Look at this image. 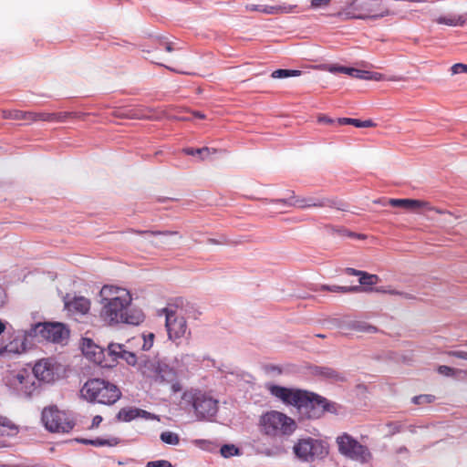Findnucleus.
Masks as SVG:
<instances>
[{
    "label": "nucleus",
    "instance_id": "obj_53",
    "mask_svg": "<svg viewBox=\"0 0 467 467\" xmlns=\"http://www.w3.org/2000/svg\"><path fill=\"white\" fill-rule=\"evenodd\" d=\"M338 125H352L353 119L351 118H340L337 120Z\"/></svg>",
    "mask_w": 467,
    "mask_h": 467
},
{
    "label": "nucleus",
    "instance_id": "obj_14",
    "mask_svg": "<svg viewBox=\"0 0 467 467\" xmlns=\"http://www.w3.org/2000/svg\"><path fill=\"white\" fill-rule=\"evenodd\" d=\"M26 350V335L24 331L12 333L8 341L0 346V357L20 355Z\"/></svg>",
    "mask_w": 467,
    "mask_h": 467
},
{
    "label": "nucleus",
    "instance_id": "obj_40",
    "mask_svg": "<svg viewBox=\"0 0 467 467\" xmlns=\"http://www.w3.org/2000/svg\"><path fill=\"white\" fill-rule=\"evenodd\" d=\"M120 358L124 359L130 366H135L139 363L136 355L133 352L128 350H125L122 353Z\"/></svg>",
    "mask_w": 467,
    "mask_h": 467
},
{
    "label": "nucleus",
    "instance_id": "obj_46",
    "mask_svg": "<svg viewBox=\"0 0 467 467\" xmlns=\"http://www.w3.org/2000/svg\"><path fill=\"white\" fill-rule=\"evenodd\" d=\"M452 74L467 73V65L457 63L451 67Z\"/></svg>",
    "mask_w": 467,
    "mask_h": 467
},
{
    "label": "nucleus",
    "instance_id": "obj_47",
    "mask_svg": "<svg viewBox=\"0 0 467 467\" xmlns=\"http://www.w3.org/2000/svg\"><path fill=\"white\" fill-rule=\"evenodd\" d=\"M331 0H311V8L317 9L322 6H327Z\"/></svg>",
    "mask_w": 467,
    "mask_h": 467
},
{
    "label": "nucleus",
    "instance_id": "obj_55",
    "mask_svg": "<svg viewBox=\"0 0 467 467\" xmlns=\"http://www.w3.org/2000/svg\"><path fill=\"white\" fill-rule=\"evenodd\" d=\"M5 294L2 288H0V306L5 304Z\"/></svg>",
    "mask_w": 467,
    "mask_h": 467
},
{
    "label": "nucleus",
    "instance_id": "obj_35",
    "mask_svg": "<svg viewBox=\"0 0 467 467\" xmlns=\"http://www.w3.org/2000/svg\"><path fill=\"white\" fill-rule=\"evenodd\" d=\"M183 151L187 155L199 154V155H201L202 159H204L206 156L210 155L211 153L216 152V150L215 149H210L208 147H203V148H201V149L187 148V149H184Z\"/></svg>",
    "mask_w": 467,
    "mask_h": 467
},
{
    "label": "nucleus",
    "instance_id": "obj_19",
    "mask_svg": "<svg viewBox=\"0 0 467 467\" xmlns=\"http://www.w3.org/2000/svg\"><path fill=\"white\" fill-rule=\"evenodd\" d=\"M116 418L119 421L129 422L135 420L136 418L153 420L155 419V416L150 412L139 408L125 407L119 410Z\"/></svg>",
    "mask_w": 467,
    "mask_h": 467
},
{
    "label": "nucleus",
    "instance_id": "obj_61",
    "mask_svg": "<svg viewBox=\"0 0 467 467\" xmlns=\"http://www.w3.org/2000/svg\"><path fill=\"white\" fill-rule=\"evenodd\" d=\"M335 374H336V372H335L334 370L329 369V368L327 369V375L328 377H334V376H335Z\"/></svg>",
    "mask_w": 467,
    "mask_h": 467
},
{
    "label": "nucleus",
    "instance_id": "obj_42",
    "mask_svg": "<svg viewBox=\"0 0 467 467\" xmlns=\"http://www.w3.org/2000/svg\"><path fill=\"white\" fill-rule=\"evenodd\" d=\"M437 371L443 376L452 377L454 376L456 369L449 366L441 365L438 367Z\"/></svg>",
    "mask_w": 467,
    "mask_h": 467
},
{
    "label": "nucleus",
    "instance_id": "obj_22",
    "mask_svg": "<svg viewBox=\"0 0 467 467\" xmlns=\"http://www.w3.org/2000/svg\"><path fill=\"white\" fill-rule=\"evenodd\" d=\"M160 363L161 360L155 358H140L138 363V369L144 378L150 381H154L158 375L157 371L160 368Z\"/></svg>",
    "mask_w": 467,
    "mask_h": 467
},
{
    "label": "nucleus",
    "instance_id": "obj_59",
    "mask_svg": "<svg viewBox=\"0 0 467 467\" xmlns=\"http://www.w3.org/2000/svg\"><path fill=\"white\" fill-rule=\"evenodd\" d=\"M192 115L201 119H203L205 118L204 114H202L200 111H194V112H192Z\"/></svg>",
    "mask_w": 467,
    "mask_h": 467
},
{
    "label": "nucleus",
    "instance_id": "obj_26",
    "mask_svg": "<svg viewBox=\"0 0 467 467\" xmlns=\"http://www.w3.org/2000/svg\"><path fill=\"white\" fill-rule=\"evenodd\" d=\"M84 444H90L96 447H101V446H109V447H114L118 445L120 442V440L117 437H111L109 439H95V440H88L84 439L81 441Z\"/></svg>",
    "mask_w": 467,
    "mask_h": 467
},
{
    "label": "nucleus",
    "instance_id": "obj_25",
    "mask_svg": "<svg viewBox=\"0 0 467 467\" xmlns=\"http://www.w3.org/2000/svg\"><path fill=\"white\" fill-rule=\"evenodd\" d=\"M348 328L360 333H376L378 328L366 321L353 320L348 323Z\"/></svg>",
    "mask_w": 467,
    "mask_h": 467
},
{
    "label": "nucleus",
    "instance_id": "obj_24",
    "mask_svg": "<svg viewBox=\"0 0 467 467\" xmlns=\"http://www.w3.org/2000/svg\"><path fill=\"white\" fill-rule=\"evenodd\" d=\"M18 429L7 417L0 415V437H12L16 435Z\"/></svg>",
    "mask_w": 467,
    "mask_h": 467
},
{
    "label": "nucleus",
    "instance_id": "obj_16",
    "mask_svg": "<svg viewBox=\"0 0 467 467\" xmlns=\"http://www.w3.org/2000/svg\"><path fill=\"white\" fill-rule=\"evenodd\" d=\"M158 375L155 378L154 382L166 383L171 385V389L173 393H177L182 389L181 382L177 379L176 370L170 367L163 361L160 363V368L157 371Z\"/></svg>",
    "mask_w": 467,
    "mask_h": 467
},
{
    "label": "nucleus",
    "instance_id": "obj_56",
    "mask_svg": "<svg viewBox=\"0 0 467 467\" xmlns=\"http://www.w3.org/2000/svg\"><path fill=\"white\" fill-rule=\"evenodd\" d=\"M372 77L371 79H374V80H379L381 79V74L379 73H377V72H370V75Z\"/></svg>",
    "mask_w": 467,
    "mask_h": 467
},
{
    "label": "nucleus",
    "instance_id": "obj_41",
    "mask_svg": "<svg viewBox=\"0 0 467 467\" xmlns=\"http://www.w3.org/2000/svg\"><path fill=\"white\" fill-rule=\"evenodd\" d=\"M133 117L137 119H154L150 109H137Z\"/></svg>",
    "mask_w": 467,
    "mask_h": 467
},
{
    "label": "nucleus",
    "instance_id": "obj_8",
    "mask_svg": "<svg viewBox=\"0 0 467 467\" xmlns=\"http://www.w3.org/2000/svg\"><path fill=\"white\" fill-rule=\"evenodd\" d=\"M295 455L302 462H311L324 459L328 454L326 441L311 437L299 439L293 446Z\"/></svg>",
    "mask_w": 467,
    "mask_h": 467
},
{
    "label": "nucleus",
    "instance_id": "obj_15",
    "mask_svg": "<svg viewBox=\"0 0 467 467\" xmlns=\"http://www.w3.org/2000/svg\"><path fill=\"white\" fill-rule=\"evenodd\" d=\"M82 352L83 355L92 361L93 363L99 365L104 368L112 367L113 364L110 363L106 358L105 351L102 348L96 345L91 339L84 338L82 343Z\"/></svg>",
    "mask_w": 467,
    "mask_h": 467
},
{
    "label": "nucleus",
    "instance_id": "obj_57",
    "mask_svg": "<svg viewBox=\"0 0 467 467\" xmlns=\"http://www.w3.org/2000/svg\"><path fill=\"white\" fill-rule=\"evenodd\" d=\"M163 45L166 51L171 52L173 50L171 43L165 42Z\"/></svg>",
    "mask_w": 467,
    "mask_h": 467
},
{
    "label": "nucleus",
    "instance_id": "obj_3",
    "mask_svg": "<svg viewBox=\"0 0 467 467\" xmlns=\"http://www.w3.org/2000/svg\"><path fill=\"white\" fill-rule=\"evenodd\" d=\"M391 14L380 0H352L348 2L336 16L345 20H378Z\"/></svg>",
    "mask_w": 467,
    "mask_h": 467
},
{
    "label": "nucleus",
    "instance_id": "obj_36",
    "mask_svg": "<svg viewBox=\"0 0 467 467\" xmlns=\"http://www.w3.org/2000/svg\"><path fill=\"white\" fill-rule=\"evenodd\" d=\"M160 438L161 441L170 445H177L180 442L179 435L172 431H163Z\"/></svg>",
    "mask_w": 467,
    "mask_h": 467
},
{
    "label": "nucleus",
    "instance_id": "obj_2",
    "mask_svg": "<svg viewBox=\"0 0 467 467\" xmlns=\"http://www.w3.org/2000/svg\"><path fill=\"white\" fill-rule=\"evenodd\" d=\"M284 403L306 409L309 418H319L326 411H337L336 403L329 402L327 399L315 393L301 389H288Z\"/></svg>",
    "mask_w": 467,
    "mask_h": 467
},
{
    "label": "nucleus",
    "instance_id": "obj_31",
    "mask_svg": "<svg viewBox=\"0 0 467 467\" xmlns=\"http://www.w3.org/2000/svg\"><path fill=\"white\" fill-rule=\"evenodd\" d=\"M361 287L359 285L353 286H340V285H323L322 290H327L334 293H352V292H360Z\"/></svg>",
    "mask_w": 467,
    "mask_h": 467
},
{
    "label": "nucleus",
    "instance_id": "obj_54",
    "mask_svg": "<svg viewBox=\"0 0 467 467\" xmlns=\"http://www.w3.org/2000/svg\"><path fill=\"white\" fill-rule=\"evenodd\" d=\"M389 293H390L391 295H398V296H402V297H404V298H406V299H413V298H414V296H413L412 295L408 294V293L399 292V291H395V290L390 291Z\"/></svg>",
    "mask_w": 467,
    "mask_h": 467
},
{
    "label": "nucleus",
    "instance_id": "obj_52",
    "mask_svg": "<svg viewBox=\"0 0 467 467\" xmlns=\"http://www.w3.org/2000/svg\"><path fill=\"white\" fill-rule=\"evenodd\" d=\"M345 273L348 275L359 276L361 271L355 268L348 267L345 269Z\"/></svg>",
    "mask_w": 467,
    "mask_h": 467
},
{
    "label": "nucleus",
    "instance_id": "obj_37",
    "mask_svg": "<svg viewBox=\"0 0 467 467\" xmlns=\"http://www.w3.org/2000/svg\"><path fill=\"white\" fill-rule=\"evenodd\" d=\"M221 454L224 458L239 454V450L233 444H225L221 447Z\"/></svg>",
    "mask_w": 467,
    "mask_h": 467
},
{
    "label": "nucleus",
    "instance_id": "obj_1",
    "mask_svg": "<svg viewBox=\"0 0 467 467\" xmlns=\"http://www.w3.org/2000/svg\"><path fill=\"white\" fill-rule=\"evenodd\" d=\"M102 320L112 326L118 324L140 325L145 316L140 309L130 308L132 301L129 290L123 287L105 285L100 290Z\"/></svg>",
    "mask_w": 467,
    "mask_h": 467
},
{
    "label": "nucleus",
    "instance_id": "obj_33",
    "mask_svg": "<svg viewBox=\"0 0 467 467\" xmlns=\"http://www.w3.org/2000/svg\"><path fill=\"white\" fill-rule=\"evenodd\" d=\"M358 281L362 285H373L378 284L379 278L377 275H372L368 274V272L361 271Z\"/></svg>",
    "mask_w": 467,
    "mask_h": 467
},
{
    "label": "nucleus",
    "instance_id": "obj_64",
    "mask_svg": "<svg viewBox=\"0 0 467 467\" xmlns=\"http://www.w3.org/2000/svg\"><path fill=\"white\" fill-rule=\"evenodd\" d=\"M355 238L365 239V235L364 234H356Z\"/></svg>",
    "mask_w": 467,
    "mask_h": 467
},
{
    "label": "nucleus",
    "instance_id": "obj_44",
    "mask_svg": "<svg viewBox=\"0 0 467 467\" xmlns=\"http://www.w3.org/2000/svg\"><path fill=\"white\" fill-rule=\"evenodd\" d=\"M154 337H154L153 333H149L147 336H143V345H142L143 350H149L152 347Z\"/></svg>",
    "mask_w": 467,
    "mask_h": 467
},
{
    "label": "nucleus",
    "instance_id": "obj_13",
    "mask_svg": "<svg viewBox=\"0 0 467 467\" xmlns=\"http://www.w3.org/2000/svg\"><path fill=\"white\" fill-rule=\"evenodd\" d=\"M36 336L55 343L62 342L68 337L69 332L61 323H39L33 329Z\"/></svg>",
    "mask_w": 467,
    "mask_h": 467
},
{
    "label": "nucleus",
    "instance_id": "obj_18",
    "mask_svg": "<svg viewBox=\"0 0 467 467\" xmlns=\"http://www.w3.org/2000/svg\"><path fill=\"white\" fill-rule=\"evenodd\" d=\"M54 367L48 359L37 361L33 368L32 376L39 381L50 382L54 379Z\"/></svg>",
    "mask_w": 467,
    "mask_h": 467
},
{
    "label": "nucleus",
    "instance_id": "obj_28",
    "mask_svg": "<svg viewBox=\"0 0 467 467\" xmlns=\"http://www.w3.org/2000/svg\"><path fill=\"white\" fill-rule=\"evenodd\" d=\"M28 111L19 109H5L2 110V117L5 119L26 120Z\"/></svg>",
    "mask_w": 467,
    "mask_h": 467
},
{
    "label": "nucleus",
    "instance_id": "obj_9",
    "mask_svg": "<svg viewBox=\"0 0 467 467\" xmlns=\"http://www.w3.org/2000/svg\"><path fill=\"white\" fill-rule=\"evenodd\" d=\"M294 193V192H292ZM271 202L284 203L288 206H294L299 209L324 208L329 207L339 211H348V204L338 199L320 198V197H299L293 194L287 199L272 200Z\"/></svg>",
    "mask_w": 467,
    "mask_h": 467
},
{
    "label": "nucleus",
    "instance_id": "obj_43",
    "mask_svg": "<svg viewBox=\"0 0 467 467\" xmlns=\"http://www.w3.org/2000/svg\"><path fill=\"white\" fill-rule=\"evenodd\" d=\"M352 125L357 128H369L376 126V124L371 119L360 120L358 119H353Z\"/></svg>",
    "mask_w": 467,
    "mask_h": 467
},
{
    "label": "nucleus",
    "instance_id": "obj_11",
    "mask_svg": "<svg viewBox=\"0 0 467 467\" xmlns=\"http://www.w3.org/2000/svg\"><path fill=\"white\" fill-rule=\"evenodd\" d=\"M5 379L10 387L26 397H30L37 389L34 377L27 369L9 371Z\"/></svg>",
    "mask_w": 467,
    "mask_h": 467
},
{
    "label": "nucleus",
    "instance_id": "obj_10",
    "mask_svg": "<svg viewBox=\"0 0 467 467\" xmlns=\"http://www.w3.org/2000/svg\"><path fill=\"white\" fill-rule=\"evenodd\" d=\"M42 421L52 432H68L74 428V422L69 420L67 413L57 407L46 408L42 412Z\"/></svg>",
    "mask_w": 467,
    "mask_h": 467
},
{
    "label": "nucleus",
    "instance_id": "obj_48",
    "mask_svg": "<svg viewBox=\"0 0 467 467\" xmlns=\"http://www.w3.org/2000/svg\"><path fill=\"white\" fill-rule=\"evenodd\" d=\"M447 355L467 360V351H448Z\"/></svg>",
    "mask_w": 467,
    "mask_h": 467
},
{
    "label": "nucleus",
    "instance_id": "obj_29",
    "mask_svg": "<svg viewBox=\"0 0 467 467\" xmlns=\"http://www.w3.org/2000/svg\"><path fill=\"white\" fill-rule=\"evenodd\" d=\"M338 71L348 74L355 78H372L371 76H368L370 75L369 71L359 70L353 67H340L338 68Z\"/></svg>",
    "mask_w": 467,
    "mask_h": 467
},
{
    "label": "nucleus",
    "instance_id": "obj_12",
    "mask_svg": "<svg viewBox=\"0 0 467 467\" xmlns=\"http://www.w3.org/2000/svg\"><path fill=\"white\" fill-rule=\"evenodd\" d=\"M162 311L165 313V327L170 339L175 341L183 337L187 333L190 335V331L187 330V322L185 318L178 313L177 309L169 306Z\"/></svg>",
    "mask_w": 467,
    "mask_h": 467
},
{
    "label": "nucleus",
    "instance_id": "obj_51",
    "mask_svg": "<svg viewBox=\"0 0 467 467\" xmlns=\"http://www.w3.org/2000/svg\"><path fill=\"white\" fill-rule=\"evenodd\" d=\"M102 420H103V419L100 415H96L92 420L90 429L98 428Z\"/></svg>",
    "mask_w": 467,
    "mask_h": 467
},
{
    "label": "nucleus",
    "instance_id": "obj_50",
    "mask_svg": "<svg viewBox=\"0 0 467 467\" xmlns=\"http://www.w3.org/2000/svg\"><path fill=\"white\" fill-rule=\"evenodd\" d=\"M317 121L319 123H326V124H333L335 122L334 119H330L329 117L326 115H319L317 117Z\"/></svg>",
    "mask_w": 467,
    "mask_h": 467
},
{
    "label": "nucleus",
    "instance_id": "obj_38",
    "mask_svg": "<svg viewBox=\"0 0 467 467\" xmlns=\"http://www.w3.org/2000/svg\"><path fill=\"white\" fill-rule=\"evenodd\" d=\"M435 400V397L430 394H422L412 398V402L416 405L429 404Z\"/></svg>",
    "mask_w": 467,
    "mask_h": 467
},
{
    "label": "nucleus",
    "instance_id": "obj_45",
    "mask_svg": "<svg viewBox=\"0 0 467 467\" xmlns=\"http://www.w3.org/2000/svg\"><path fill=\"white\" fill-rule=\"evenodd\" d=\"M146 467H172V464L167 460H158L149 462Z\"/></svg>",
    "mask_w": 467,
    "mask_h": 467
},
{
    "label": "nucleus",
    "instance_id": "obj_23",
    "mask_svg": "<svg viewBox=\"0 0 467 467\" xmlns=\"http://www.w3.org/2000/svg\"><path fill=\"white\" fill-rule=\"evenodd\" d=\"M65 305L69 312L78 315H86L90 309V301L84 296H76Z\"/></svg>",
    "mask_w": 467,
    "mask_h": 467
},
{
    "label": "nucleus",
    "instance_id": "obj_34",
    "mask_svg": "<svg viewBox=\"0 0 467 467\" xmlns=\"http://www.w3.org/2000/svg\"><path fill=\"white\" fill-rule=\"evenodd\" d=\"M301 74L300 70L291 69H276L272 72L271 77L273 78H285L290 77H297Z\"/></svg>",
    "mask_w": 467,
    "mask_h": 467
},
{
    "label": "nucleus",
    "instance_id": "obj_6",
    "mask_svg": "<svg viewBox=\"0 0 467 467\" xmlns=\"http://www.w3.org/2000/svg\"><path fill=\"white\" fill-rule=\"evenodd\" d=\"M262 434L270 438L291 435L296 429V421L283 412L270 410L264 413L259 420Z\"/></svg>",
    "mask_w": 467,
    "mask_h": 467
},
{
    "label": "nucleus",
    "instance_id": "obj_27",
    "mask_svg": "<svg viewBox=\"0 0 467 467\" xmlns=\"http://www.w3.org/2000/svg\"><path fill=\"white\" fill-rule=\"evenodd\" d=\"M435 22L449 26H457L464 25L465 20H463L462 16L450 15L446 16H440L435 19Z\"/></svg>",
    "mask_w": 467,
    "mask_h": 467
},
{
    "label": "nucleus",
    "instance_id": "obj_32",
    "mask_svg": "<svg viewBox=\"0 0 467 467\" xmlns=\"http://www.w3.org/2000/svg\"><path fill=\"white\" fill-rule=\"evenodd\" d=\"M125 351L124 346L120 344L111 343L108 347V355L111 357V364L117 360V358L122 356Z\"/></svg>",
    "mask_w": 467,
    "mask_h": 467
},
{
    "label": "nucleus",
    "instance_id": "obj_63",
    "mask_svg": "<svg viewBox=\"0 0 467 467\" xmlns=\"http://www.w3.org/2000/svg\"><path fill=\"white\" fill-rule=\"evenodd\" d=\"M348 230H347V229H341L338 231V233L340 234L347 235V236H348Z\"/></svg>",
    "mask_w": 467,
    "mask_h": 467
},
{
    "label": "nucleus",
    "instance_id": "obj_30",
    "mask_svg": "<svg viewBox=\"0 0 467 467\" xmlns=\"http://www.w3.org/2000/svg\"><path fill=\"white\" fill-rule=\"evenodd\" d=\"M265 387L266 389L271 393V395L279 399L283 402L285 401L288 388L281 387L275 384H267Z\"/></svg>",
    "mask_w": 467,
    "mask_h": 467
},
{
    "label": "nucleus",
    "instance_id": "obj_5",
    "mask_svg": "<svg viewBox=\"0 0 467 467\" xmlns=\"http://www.w3.org/2000/svg\"><path fill=\"white\" fill-rule=\"evenodd\" d=\"M192 406L199 420H213L218 411V400L209 393L190 389L182 395V405Z\"/></svg>",
    "mask_w": 467,
    "mask_h": 467
},
{
    "label": "nucleus",
    "instance_id": "obj_17",
    "mask_svg": "<svg viewBox=\"0 0 467 467\" xmlns=\"http://www.w3.org/2000/svg\"><path fill=\"white\" fill-rule=\"evenodd\" d=\"M296 5H254L248 4L245 5L247 11H256L266 15H283L293 13Z\"/></svg>",
    "mask_w": 467,
    "mask_h": 467
},
{
    "label": "nucleus",
    "instance_id": "obj_58",
    "mask_svg": "<svg viewBox=\"0 0 467 467\" xmlns=\"http://www.w3.org/2000/svg\"><path fill=\"white\" fill-rule=\"evenodd\" d=\"M432 210L431 211H435L437 213H440V214H443V213H448L450 215H451V213L450 212H447V211H443V210H441L439 208H435L432 206Z\"/></svg>",
    "mask_w": 467,
    "mask_h": 467
},
{
    "label": "nucleus",
    "instance_id": "obj_21",
    "mask_svg": "<svg viewBox=\"0 0 467 467\" xmlns=\"http://www.w3.org/2000/svg\"><path fill=\"white\" fill-rule=\"evenodd\" d=\"M388 203L393 207H400L406 210L416 211L421 208L432 210L429 202L414 199H389Z\"/></svg>",
    "mask_w": 467,
    "mask_h": 467
},
{
    "label": "nucleus",
    "instance_id": "obj_7",
    "mask_svg": "<svg viewBox=\"0 0 467 467\" xmlns=\"http://www.w3.org/2000/svg\"><path fill=\"white\" fill-rule=\"evenodd\" d=\"M338 452L346 458L361 464L368 463L372 460L369 448L348 432H343L336 439Z\"/></svg>",
    "mask_w": 467,
    "mask_h": 467
},
{
    "label": "nucleus",
    "instance_id": "obj_20",
    "mask_svg": "<svg viewBox=\"0 0 467 467\" xmlns=\"http://www.w3.org/2000/svg\"><path fill=\"white\" fill-rule=\"evenodd\" d=\"M71 115H72V113H70V112L49 113V112L28 111L27 121H30V122H36V121L63 122Z\"/></svg>",
    "mask_w": 467,
    "mask_h": 467
},
{
    "label": "nucleus",
    "instance_id": "obj_62",
    "mask_svg": "<svg viewBox=\"0 0 467 467\" xmlns=\"http://www.w3.org/2000/svg\"><path fill=\"white\" fill-rule=\"evenodd\" d=\"M177 119L178 120L187 121V120H190V118L186 117V116H182V117H178Z\"/></svg>",
    "mask_w": 467,
    "mask_h": 467
},
{
    "label": "nucleus",
    "instance_id": "obj_60",
    "mask_svg": "<svg viewBox=\"0 0 467 467\" xmlns=\"http://www.w3.org/2000/svg\"><path fill=\"white\" fill-rule=\"evenodd\" d=\"M5 329V323L0 320V335L4 332Z\"/></svg>",
    "mask_w": 467,
    "mask_h": 467
},
{
    "label": "nucleus",
    "instance_id": "obj_49",
    "mask_svg": "<svg viewBox=\"0 0 467 467\" xmlns=\"http://www.w3.org/2000/svg\"><path fill=\"white\" fill-rule=\"evenodd\" d=\"M388 427L389 428V432L391 434L398 433L401 431V425L398 422H390L388 424Z\"/></svg>",
    "mask_w": 467,
    "mask_h": 467
},
{
    "label": "nucleus",
    "instance_id": "obj_39",
    "mask_svg": "<svg viewBox=\"0 0 467 467\" xmlns=\"http://www.w3.org/2000/svg\"><path fill=\"white\" fill-rule=\"evenodd\" d=\"M133 233H136L138 234H148V235H179V232L177 231H134L131 230Z\"/></svg>",
    "mask_w": 467,
    "mask_h": 467
},
{
    "label": "nucleus",
    "instance_id": "obj_4",
    "mask_svg": "<svg viewBox=\"0 0 467 467\" xmlns=\"http://www.w3.org/2000/svg\"><path fill=\"white\" fill-rule=\"evenodd\" d=\"M81 397L88 402L110 406L122 396L119 388L102 379L94 378L87 380L80 389Z\"/></svg>",
    "mask_w": 467,
    "mask_h": 467
}]
</instances>
